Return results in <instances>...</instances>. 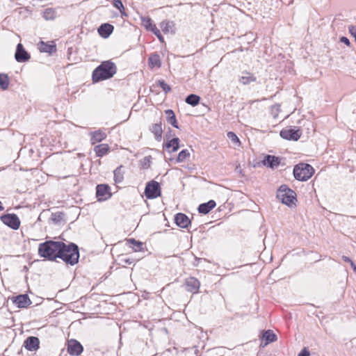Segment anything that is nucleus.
<instances>
[{
	"label": "nucleus",
	"mask_w": 356,
	"mask_h": 356,
	"mask_svg": "<svg viewBox=\"0 0 356 356\" xmlns=\"http://www.w3.org/2000/svg\"><path fill=\"white\" fill-rule=\"evenodd\" d=\"M117 72L115 64L111 60H106L96 67L92 74L93 83H97L112 78Z\"/></svg>",
	"instance_id": "1"
},
{
	"label": "nucleus",
	"mask_w": 356,
	"mask_h": 356,
	"mask_svg": "<svg viewBox=\"0 0 356 356\" xmlns=\"http://www.w3.org/2000/svg\"><path fill=\"white\" fill-rule=\"evenodd\" d=\"M60 251L58 258L61 259L67 264L74 265L79 261V248L74 243L65 244L60 241Z\"/></svg>",
	"instance_id": "2"
},
{
	"label": "nucleus",
	"mask_w": 356,
	"mask_h": 356,
	"mask_svg": "<svg viewBox=\"0 0 356 356\" xmlns=\"http://www.w3.org/2000/svg\"><path fill=\"white\" fill-rule=\"evenodd\" d=\"M60 241H47L38 246V254L49 261H56L60 251Z\"/></svg>",
	"instance_id": "3"
},
{
	"label": "nucleus",
	"mask_w": 356,
	"mask_h": 356,
	"mask_svg": "<svg viewBox=\"0 0 356 356\" xmlns=\"http://www.w3.org/2000/svg\"><path fill=\"white\" fill-rule=\"evenodd\" d=\"M314 173V168L304 163L295 165L293 168L294 177L298 181H307L312 177Z\"/></svg>",
	"instance_id": "4"
},
{
	"label": "nucleus",
	"mask_w": 356,
	"mask_h": 356,
	"mask_svg": "<svg viewBox=\"0 0 356 356\" xmlns=\"http://www.w3.org/2000/svg\"><path fill=\"white\" fill-rule=\"evenodd\" d=\"M277 197L281 200L282 203L289 206L295 204L296 201V193L286 185H282L279 188L277 192Z\"/></svg>",
	"instance_id": "5"
},
{
	"label": "nucleus",
	"mask_w": 356,
	"mask_h": 356,
	"mask_svg": "<svg viewBox=\"0 0 356 356\" xmlns=\"http://www.w3.org/2000/svg\"><path fill=\"white\" fill-rule=\"evenodd\" d=\"M145 195L147 199H156L161 195L160 184L154 180H151L146 184Z\"/></svg>",
	"instance_id": "6"
},
{
	"label": "nucleus",
	"mask_w": 356,
	"mask_h": 356,
	"mask_svg": "<svg viewBox=\"0 0 356 356\" xmlns=\"http://www.w3.org/2000/svg\"><path fill=\"white\" fill-rule=\"evenodd\" d=\"M112 193L108 184H101L96 186V197L99 202L106 201L111 198Z\"/></svg>",
	"instance_id": "7"
},
{
	"label": "nucleus",
	"mask_w": 356,
	"mask_h": 356,
	"mask_svg": "<svg viewBox=\"0 0 356 356\" xmlns=\"http://www.w3.org/2000/svg\"><path fill=\"white\" fill-rule=\"evenodd\" d=\"M302 135L300 129L287 127L280 131V136L289 140H298Z\"/></svg>",
	"instance_id": "8"
},
{
	"label": "nucleus",
	"mask_w": 356,
	"mask_h": 356,
	"mask_svg": "<svg viewBox=\"0 0 356 356\" xmlns=\"http://www.w3.org/2000/svg\"><path fill=\"white\" fill-rule=\"evenodd\" d=\"M1 221L13 229H19L20 226V220L17 216L15 213H9L1 217Z\"/></svg>",
	"instance_id": "9"
},
{
	"label": "nucleus",
	"mask_w": 356,
	"mask_h": 356,
	"mask_svg": "<svg viewBox=\"0 0 356 356\" xmlns=\"http://www.w3.org/2000/svg\"><path fill=\"white\" fill-rule=\"evenodd\" d=\"M67 353L71 355L78 356L83 350L82 345L75 339H71L67 343Z\"/></svg>",
	"instance_id": "10"
},
{
	"label": "nucleus",
	"mask_w": 356,
	"mask_h": 356,
	"mask_svg": "<svg viewBox=\"0 0 356 356\" xmlns=\"http://www.w3.org/2000/svg\"><path fill=\"white\" fill-rule=\"evenodd\" d=\"M184 285L187 291L195 294L198 293L200 283L197 278L190 277L185 280Z\"/></svg>",
	"instance_id": "11"
},
{
	"label": "nucleus",
	"mask_w": 356,
	"mask_h": 356,
	"mask_svg": "<svg viewBox=\"0 0 356 356\" xmlns=\"http://www.w3.org/2000/svg\"><path fill=\"white\" fill-rule=\"evenodd\" d=\"M15 57L17 61L20 63L28 61L31 58L29 54L24 49L21 43H19L17 46Z\"/></svg>",
	"instance_id": "12"
},
{
	"label": "nucleus",
	"mask_w": 356,
	"mask_h": 356,
	"mask_svg": "<svg viewBox=\"0 0 356 356\" xmlns=\"http://www.w3.org/2000/svg\"><path fill=\"white\" fill-rule=\"evenodd\" d=\"M277 335L273 332V330H268L262 332L261 337V346L264 347L268 343L277 341Z\"/></svg>",
	"instance_id": "13"
},
{
	"label": "nucleus",
	"mask_w": 356,
	"mask_h": 356,
	"mask_svg": "<svg viewBox=\"0 0 356 356\" xmlns=\"http://www.w3.org/2000/svg\"><path fill=\"white\" fill-rule=\"evenodd\" d=\"M25 348L30 351L36 350L40 347L39 339L36 337H29L24 343Z\"/></svg>",
	"instance_id": "14"
},
{
	"label": "nucleus",
	"mask_w": 356,
	"mask_h": 356,
	"mask_svg": "<svg viewBox=\"0 0 356 356\" xmlns=\"http://www.w3.org/2000/svg\"><path fill=\"white\" fill-rule=\"evenodd\" d=\"M13 302L19 308H25L31 303L29 296L26 294L19 295L16 297H14Z\"/></svg>",
	"instance_id": "15"
},
{
	"label": "nucleus",
	"mask_w": 356,
	"mask_h": 356,
	"mask_svg": "<svg viewBox=\"0 0 356 356\" xmlns=\"http://www.w3.org/2000/svg\"><path fill=\"white\" fill-rule=\"evenodd\" d=\"M38 49L41 52L51 54L56 51V45L54 41L44 42L40 41L38 44Z\"/></svg>",
	"instance_id": "16"
},
{
	"label": "nucleus",
	"mask_w": 356,
	"mask_h": 356,
	"mask_svg": "<svg viewBox=\"0 0 356 356\" xmlns=\"http://www.w3.org/2000/svg\"><path fill=\"white\" fill-rule=\"evenodd\" d=\"M114 30V26L108 23L102 24L98 28V33L99 35L104 38H107L109 35L113 33Z\"/></svg>",
	"instance_id": "17"
},
{
	"label": "nucleus",
	"mask_w": 356,
	"mask_h": 356,
	"mask_svg": "<svg viewBox=\"0 0 356 356\" xmlns=\"http://www.w3.org/2000/svg\"><path fill=\"white\" fill-rule=\"evenodd\" d=\"M90 135V143L92 145H95L96 143L102 142L107 136L106 134L104 131L100 129L91 132Z\"/></svg>",
	"instance_id": "18"
},
{
	"label": "nucleus",
	"mask_w": 356,
	"mask_h": 356,
	"mask_svg": "<svg viewBox=\"0 0 356 356\" xmlns=\"http://www.w3.org/2000/svg\"><path fill=\"white\" fill-rule=\"evenodd\" d=\"M175 220L176 224L182 228H186L191 223L188 217L182 213H179L175 216Z\"/></svg>",
	"instance_id": "19"
},
{
	"label": "nucleus",
	"mask_w": 356,
	"mask_h": 356,
	"mask_svg": "<svg viewBox=\"0 0 356 356\" xmlns=\"http://www.w3.org/2000/svg\"><path fill=\"white\" fill-rule=\"evenodd\" d=\"M149 130L154 134L156 140H161L163 135V128L161 122L153 124L150 127Z\"/></svg>",
	"instance_id": "20"
},
{
	"label": "nucleus",
	"mask_w": 356,
	"mask_h": 356,
	"mask_svg": "<svg viewBox=\"0 0 356 356\" xmlns=\"http://www.w3.org/2000/svg\"><path fill=\"white\" fill-rule=\"evenodd\" d=\"M111 147L106 143L97 145L94 147V152L97 157H102L110 152Z\"/></svg>",
	"instance_id": "21"
},
{
	"label": "nucleus",
	"mask_w": 356,
	"mask_h": 356,
	"mask_svg": "<svg viewBox=\"0 0 356 356\" xmlns=\"http://www.w3.org/2000/svg\"><path fill=\"white\" fill-rule=\"evenodd\" d=\"M264 164L270 168H275L280 165V159L275 156L267 155L264 158Z\"/></svg>",
	"instance_id": "22"
},
{
	"label": "nucleus",
	"mask_w": 356,
	"mask_h": 356,
	"mask_svg": "<svg viewBox=\"0 0 356 356\" xmlns=\"http://www.w3.org/2000/svg\"><path fill=\"white\" fill-rule=\"evenodd\" d=\"M126 242L134 252H143L145 250L144 243L140 241H136L134 238H128Z\"/></svg>",
	"instance_id": "23"
},
{
	"label": "nucleus",
	"mask_w": 356,
	"mask_h": 356,
	"mask_svg": "<svg viewBox=\"0 0 356 356\" xmlns=\"http://www.w3.org/2000/svg\"><path fill=\"white\" fill-rule=\"evenodd\" d=\"M148 64L151 69L161 67V60L160 56L156 53L150 54L148 58Z\"/></svg>",
	"instance_id": "24"
},
{
	"label": "nucleus",
	"mask_w": 356,
	"mask_h": 356,
	"mask_svg": "<svg viewBox=\"0 0 356 356\" xmlns=\"http://www.w3.org/2000/svg\"><path fill=\"white\" fill-rule=\"evenodd\" d=\"M141 26L144 27L146 31L154 32L155 28H157L156 26L153 23L152 19L146 16L140 17Z\"/></svg>",
	"instance_id": "25"
},
{
	"label": "nucleus",
	"mask_w": 356,
	"mask_h": 356,
	"mask_svg": "<svg viewBox=\"0 0 356 356\" xmlns=\"http://www.w3.org/2000/svg\"><path fill=\"white\" fill-rule=\"evenodd\" d=\"M114 181L115 184L122 183L124 179L125 170L122 165L118 166L114 171Z\"/></svg>",
	"instance_id": "26"
},
{
	"label": "nucleus",
	"mask_w": 356,
	"mask_h": 356,
	"mask_svg": "<svg viewBox=\"0 0 356 356\" xmlns=\"http://www.w3.org/2000/svg\"><path fill=\"white\" fill-rule=\"evenodd\" d=\"M164 147L169 152H176L179 147V139L178 138H174L169 140L164 145Z\"/></svg>",
	"instance_id": "27"
},
{
	"label": "nucleus",
	"mask_w": 356,
	"mask_h": 356,
	"mask_svg": "<svg viewBox=\"0 0 356 356\" xmlns=\"http://www.w3.org/2000/svg\"><path fill=\"white\" fill-rule=\"evenodd\" d=\"M216 204L214 200H209L207 203L201 204L198 207V211L200 213L203 214L208 213L211 210H212Z\"/></svg>",
	"instance_id": "28"
},
{
	"label": "nucleus",
	"mask_w": 356,
	"mask_h": 356,
	"mask_svg": "<svg viewBox=\"0 0 356 356\" xmlns=\"http://www.w3.org/2000/svg\"><path fill=\"white\" fill-rule=\"evenodd\" d=\"M257 78L250 72H245L240 77L239 81L243 85H248L252 82L256 81Z\"/></svg>",
	"instance_id": "29"
},
{
	"label": "nucleus",
	"mask_w": 356,
	"mask_h": 356,
	"mask_svg": "<svg viewBox=\"0 0 356 356\" xmlns=\"http://www.w3.org/2000/svg\"><path fill=\"white\" fill-rule=\"evenodd\" d=\"M175 24L172 22L165 20L160 23V27L165 34L174 32Z\"/></svg>",
	"instance_id": "30"
},
{
	"label": "nucleus",
	"mask_w": 356,
	"mask_h": 356,
	"mask_svg": "<svg viewBox=\"0 0 356 356\" xmlns=\"http://www.w3.org/2000/svg\"><path fill=\"white\" fill-rule=\"evenodd\" d=\"M165 113L167 116L168 122L172 125L174 127L179 128L178 122L174 111L171 109H168L165 111Z\"/></svg>",
	"instance_id": "31"
},
{
	"label": "nucleus",
	"mask_w": 356,
	"mask_h": 356,
	"mask_svg": "<svg viewBox=\"0 0 356 356\" xmlns=\"http://www.w3.org/2000/svg\"><path fill=\"white\" fill-rule=\"evenodd\" d=\"M200 97L198 95H195V94L189 95L186 98V100H185L186 103H187L189 105H191L192 106H195L198 105L200 103Z\"/></svg>",
	"instance_id": "32"
},
{
	"label": "nucleus",
	"mask_w": 356,
	"mask_h": 356,
	"mask_svg": "<svg viewBox=\"0 0 356 356\" xmlns=\"http://www.w3.org/2000/svg\"><path fill=\"white\" fill-rule=\"evenodd\" d=\"M9 86V78L6 74H0V87L3 90L8 89Z\"/></svg>",
	"instance_id": "33"
},
{
	"label": "nucleus",
	"mask_w": 356,
	"mask_h": 356,
	"mask_svg": "<svg viewBox=\"0 0 356 356\" xmlns=\"http://www.w3.org/2000/svg\"><path fill=\"white\" fill-rule=\"evenodd\" d=\"M190 156V152L187 149L181 150L177 158V162H183Z\"/></svg>",
	"instance_id": "34"
},
{
	"label": "nucleus",
	"mask_w": 356,
	"mask_h": 356,
	"mask_svg": "<svg viewBox=\"0 0 356 356\" xmlns=\"http://www.w3.org/2000/svg\"><path fill=\"white\" fill-rule=\"evenodd\" d=\"M228 138L237 147L241 145V142L238 136L232 131H229L227 133Z\"/></svg>",
	"instance_id": "35"
},
{
	"label": "nucleus",
	"mask_w": 356,
	"mask_h": 356,
	"mask_svg": "<svg viewBox=\"0 0 356 356\" xmlns=\"http://www.w3.org/2000/svg\"><path fill=\"white\" fill-rule=\"evenodd\" d=\"M113 4L120 11L121 14L126 15L125 9L121 0H113Z\"/></svg>",
	"instance_id": "36"
},
{
	"label": "nucleus",
	"mask_w": 356,
	"mask_h": 356,
	"mask_svg": "<svg viewBox=\"0 0 356 356\" xmlns=\"http://www.w3.org/2000/svg\"><path fill=\"white\" fill-rule=\"evenodd\" d=\"M157 83L165 93L171 91L170 86L167 84L164 80H159Z\"/></svg>",
	"instance_id": "37"
},
{
	"label": "nucleus",
	"mask_w": 356,
	"mask_h": 356,
	"mask_svg": "<svg viewBox=\"0 0 356 356\" xmlns=\"http://www.w3.org/2000/svg\"><path fill=\"white\" fill-rule=\"evenodd\" d=\"M153 33L158 38L160 42H164V38L158 28H155Z\"/></svg>",
	"instance_id": "38"
},
{
	"label": "nucleus",
	"mask_w": 356,
	"mask_h": 356,
	"mask_svg": "<svg viewBox=\"0 0 356 356\" xmlns=\"http://www.w3.org/2000/svg\"><path fill=\"white\" fill-rule=\"evenodd\" d=\"M309 352L307 348H304L298 356H309Z\"/></svg>",
	"instance_id": "39"
},
{
	"label": "nucleus",
	"mask_w": 356,
	"mask_h": 356,
	"mask_svg": "<svg viewBox=\"0 0 356 356\" xmlns=\"http://www.w3.org/2000/svg\"><path fill=\"white\" fill-rule=\"evenodd\" d=\"M54 11L51 9H47L44 12V17L47 18V14H53Z\"/></svg>",
	"instance_id": "40"
},
{
	"label": "nucleus",
	"mask_w": 356,
	"mask_h": 356,
	"mask_svg": "<svg viewBox=\"0 0 356 356\" xmlns=\"http://www.w3.org/2000/svg\"><path fill=\"white\" fill-rule=\"evenodd\" d=\"M342 259L346 262H348L350 264H351V262H353V261L349 257H348L346 256H343Z\"/></svg>",
	"instance_id": "41"
},
{
	"label": "nucleus",
	"mask_w": 356,
	"mask_h": 356,
	"mask_svg": "<svg viewBox=\"0 0 356 356\" xmlns=\"http://www.w3.org/2000/svg\"><path fill=\"white\" fill-rule=\"evenodd\" d=\"M341 41L344 42L345 44H346L348 45L350 44L349 40L347 38H345V37H342L341 39Z\"/></svg>",
	"instance_id": "42"
},
{
	"label": "nucleus",
	"mask_w": 356,
	"mask_h": 356,
	"mask_svg": "<svg viewBox=\"0 0 356 356\" xmlns=\"http://www.w3.org/2000/svg\"><path fill=\"white\" fill-rule=\"evenodd\" d=\"M350 266H351V267H352L353 270L355 272H356V265L355 264V263H354L353 261V262H351Z\"/></svg>",
	"instance_id": "43"
},
{
	"label": "nucleus",
	"mask_w": 356,
	"mask_h": 356,
	"mask_svg": "<svg viewBox=\"0 0 356 356\" xmlns=\"http://www.w3.org/2000/svg\"><path fill=\"white\" fill-rule=\"evenodd\" d=\"M3 207L1 205V202H0V211L3 210Z\"/></svg>",
	"instance_id": "44"
},
{
	"label": "nucleus",
	"mask_w": 356,
	"mask_h": 356,
	"mask_svg": "<svg viewBox=\"0 0 356 356\" xmlns=\"http://www.w3.org/2000/svg\"><path fill=\"white\" fill-rule=\"evenodd\" d=\"M125 261H126L127 263H129V264H131V263H132V261H129V260H128V259H127V260H125Z\"/></svg>",
	"instance_id": "45"
}]
</instances>
